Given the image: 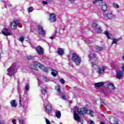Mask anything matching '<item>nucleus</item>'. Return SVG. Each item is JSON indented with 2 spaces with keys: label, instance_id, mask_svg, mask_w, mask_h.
Returning a JSON list of instances; mask_svg holds the SVG:
<instances>
[{
  "label": "nucleus",
  "instance_id": "1",
  "mask_svg": "<svg viewBox=\"0 0 124 124\" xmlns=\"http://www.w3.org/2000/svg\"><path fill=\"white\" fill-rule=\"evenodd\" d=\"M72 61L75 62L77 65H80L81 62H82L81 57H80L78 54L75 53L72 54Z\"/></svg>",
  "mask_w": 124,
  "mask_h": 124
},
{
  "label": "nucleus",
  "instance_id": "2",
  "mask_svg": "<svg viewBox=\"0 0 124 124\" xmlns=\"http://www.w3.org/2000/svg\"><path fill=\"white\" fill-rule=\"evenodd\" d=\"M15 68H16V63H14L10 67V68L7 69V75L11 77V76H13V75H15Z\"/></svg>",
  "mask_w": 124,
  "mask_h": 124
},
{
  "label": "nucleus",
  "instance_id": "3",
  "mask_svg": "<svg viewBox=\"0 0 124 124\" xmlns=\"http://www.w3.org/2000/svg\"><path fill=\"white\" fill-rule=\"evenodd\" d=\"M74 109H75L73 111L74 118L75 121H77L79 123V122H80L81 121V118H80V116H79V115H78L79 112V108L76 106L75 107H74ZM77 112L78 113H77Z\"/></svg>",
  "mask_w": 124,
  "mask_h": 124
},
{
  "label": "nucleus",
  "instance_id": "4",
  "mask_svg": "<svg viewBox=\"0 0 124 124\" xmlns=\"http://www.w3.org/2000/svg\"><path fill=\"white\" fill-rule=\"evenodd\" d=\"M41 66H42V64H41L40 63L38 62L35 61L33 62V63L31 64L30 67L31 69H34V70H38V67H39V68H41Z\"/></svg>",
  "mask_w": 124,
  "mask_h": 124
},
{
  "label": "nucleus",
  "instance_id": "5",
  "mask_svg": "<svg viewBox=\"0 0 124 124\" xmlns=\"http://www.w3.org/2000/svg\"><path fill=\"white\" fill-rule=\"evenodd\" d=\"M38 33L40 37H44L45 36V34H46V32L44 29H43V27L40 25L38 26Z\"/></svg>",
  "mask_w": 124,
  "mask_h": 124
},
{
  "label": "nucleus",
  "instance_id": "6",
  "mask_svg": "<svg viewBox=\"0 0 124 124\" xmlns=\"http://www.w3.org/2000/svg\"><path fill=\"white\" fill-rule=\"evenodd\" d=\"M105 87L107 89H108V90H115L116 87H115V85H114L113 83H110L109 81H108L106 83Z\"/></svg>",
  "mask_w": 124,
  "mask_h": 124
},
{
  "label": "nucleus",
  "instance_id": "7",
  "mask_svg": "<svg viewBox=\"0 0 124 124\" xmlns=\"http://www.w3.org/2000/svg\"><path fill=\"white\" fill-rule=\"evenodd\" d=\"M52 105H51L50 104H47L45 106V111L47 114H48V115H50V114L52 113Z\"/></svg>",
  "mask_w": 124,
  "mask_h": 124
},
{
  "label": "nucleus",
  "instance_id": "8",
  "mask_svg": "<svg viewBox=\"0 0 124 124\" xmlns=\"http://www.w3.org/2000/svg\"><path fill=\"white\" fill-rule=\"evenodd\" d=\"M109 123L111 124H119L118 122V119L114 116H110L109 118Z\"/></svg>",
  "mask_w": 124,
  "mask_h": 124
},
{
  "label": "nucleus",
  "instance_id": "9",
  "mask_svg": "<svg viewBox=\"0 0 124 124\" xmlns=\"http://www.w3.org/2000/svg\"><path fill=\"white\" fill-rule=\"evenodd\" d=\"M36 51L37 53L41 56L44 54V50L40 46H39L36 47Z\"/></svg>",
  "mask_w": 124,
  "mask_h": 124
},
{
  "label": "nucleus",
  "instance_id": "10",
  "mask_svg": "<svg viewBox=\"0 0 124 124\" xmlns=\"http://www.w3.org/2000/svg\"><path fill=\"white\" fill-rule=\"evenodd\" d=\"M49 20L51 23H54L57 21L55 14H49Z\"/></svg>",
  "mask_w": 124,
  "mask_h": 124
},
{
  "label": "nucleus",
  "instance_id": "11",
  "mask_svg": "<svg viewBox=\"0 0 124 124\" xmlns=\"http://www.w3.org/2000/svg\"><path fill=\"white\" fill-rule=\"evenodd\" d=\"M8 31H9V29L5 28L3 29V31H1V33L5 36L11 35V33L10 32H8Z\"/></svg>",
  "mask_w": 124,
  "mask_h": 124
},
{
  "label": "nucleus",
  "instance_id": "12",
  "mask_svg": "<svg viewBox=\"0 0 124 124\" xmlns=\"http://www.w3.org/2000/svg\"><path fill=\"white\" fill-rule=\"evenodd\" d=\"M116 78H117V79H121L124 77V75H123V72H122V71H119L118 70H117L116 71Z\"/></svg>",
  "mask_w": 124,
  "mask_h": 124
},
{
  "label": "nucleus",
  "instance_id": "13",
  "mask_svg": "<svg viewBox=\"0 0 124 124\" xmlns=\"http://www.w3.org/2000/svg\"><path fill=\"white\" fill-rule=\"evenodd\" d=\"M107 68V67H106V66L98 67V70L97 71V73H98V74L101 75L103 73H104V71Z\"/></svg>",
  "mask_w": 124,
  "mask_h": 124
},
{
  "label": "nucleus",
  "instance_id": "14",
  "mask_svg": "<svg viewBox=\"0 0 124 124\" xmlns=\"http://www.w3.org/2000/svg\"><path fill=\"white\" fill-rule=\"evenodd\" d=\"M86 113H87V108H80L79 111H78V115L79 116H83L84 114Z\"/></svg>",
  "mask_w": 124,
  "mask_h": 124
},
{
  "label": "nucleus",
  "instance_id": "15",
  "mask_svg": "<svg viewBox=\"0 0 124 124\" xmlns=\"http://www.w3.org/2000/svg\"><path fill=\"white\" fill-rule=\"evenodd\" d=\"M57 53L59 56H63L64 55V49L59 47L57 49Z\"/></svg>",
  "mask_w": 124,
  "mask_h": 124
},
{
  "label": "nucleus",
  "instance_id": "16",
  "mask_svg": "<svg viewBox=\"0 0 124 124\" xmlns=\"http://www.w3.org/2000/svg\"><path fill=\"white\" fill-rule=\"evenodd\" d=\"M98 63V61L97 60H95V62H93L92 63V67L93 68V69H96L97 67H98V66L97 64Z\"/></svg>",
  "mask_w": 124,
  "mask_h": 124
},
{
  "label": "nucleus",
  "instance_id": "17",
  "mask_svg": "<svg viewBox=\"0 0 124 124\" xmlns=\"http://www.w3.org/2000/svg\"><path fill=\"white\" fill-rule=\"evenodd\" d=\"M22 21L21 20H18L17 19L16 20V29H17V27H18V28H22V27H23L22 26V25H21V23Z\"/></svg>",
  "mask_w": 124,
  "mask_h": 124
},
{
  "label": "nucleus",
  "instance_id": "18",
  "mask_svg": "<svg viewBox=\"0 0 124 124\" xmlns=\"http://www.w3.org/2000/svg\"><path fill=\"white\" fill-rule=\"evenodd\" d=\"M104 85V82H100L98 83H95V87L96 88H100V87H102Z\"/></svg>",
  "mask_w": 124,
  "mask_h": 124
},
{
  "label": "nucleus",
  "instance_id": "19",
  "mask_svg": "<svg viewBox=\"0 0 124 124\" xmlns=\"http://www.w3.org/2000/svg\"><path fill=\"white\" fill-rule=\"evenodd\" d=\"M11 28L13 30H16V20H14L13 22L11 23Z\"/></svg>",
  "mask_w": 124,
  "mask_h": 124
},
{
  "label": "nucleus",
  "instance_id": "20",
  "mask_svg": "<svg viewBox=\"0 0 124 124\" xmlns=\"http://www.w3.org/2000/svg\"><path fill=\"white\" fill-rule=\"evenodd\" d=\"M55 115L56 117L58 119H61V117H62V113H61V111H60L59 110H56V111L55 112Z\"/></svg>",
  "mask_w": 124,
  "mask_h": 124
},
{
  "label": "nucleus",
  "instance_id": "21",
  "mask_svg": "<svg viewBox=\"0 0 124 124\" xmlns=\"http://www.w3.org/2000/svg\"><path fill=\"white\" fill-rule=\"evenodd\" d=\"M10 104L12 107H16V101L15 100H12L10 101Z\"/></svg>",
  "mask_w": 124,
  "mask_h": 124
},
{
  "label": "nucleus",
  "instance_id": "22",
  "mask_svg": "<svg viewBox=\"0 0 124 124\" xmlns=\"http://www.w3.org/2000/svg\"><path fill=\"white\" fill-rule=\"evenodd\" d=\"M25 93L29 92L30 91V85L29 84H26L24 88Z\"/></svg>",
  "mask_w": 124,
  "mask_h": 124
},
{
  "label": "nucleus",
  "instance_id": "23",
  "mask_svg": "<svg viewBox=\"0 0 124 124\" xmlns=\"http://www.w3.org/2000/svg\"><path fill=\"white\" fill-rule=\"evenodd\" d=\"M51 71H52L51 72V75H53L54 77H56L58 74V71L53 69H51Z\"/></svg>",
  "mask_w": 124,
  "mask_h": 124
},
{
  "label": "nucleus",
  "instance_id": "24",
  "mask_svg": "<svg viewBox=\"0 0 124 124\" xmlns=\"http://www.w3.org/2000/svg\"><path fill=\"white\" fill-rule=\"evenodd\" d=\"M35 58V56H32L30 55H28L26 56V58L27 60H28V61L34 60Z\"/></svg>",
  "mask_w": 124,
  "mask_h": 124
},
{
  "label": "nucleus",
  "instance_id": "25",
  "mask_svg": "<svg viewBox=\"0 0 124 124\" xmlns=\"http://www.w3.org/2000/svg\"><path fill=\"white\" fill-rule=\"evenodd\" d=\"M40 68L41 69H42V70H43V71H44V72H47L48 70H49V69H48V68H46V67H44V66H43V65H42Z\"/></svg>",
  "mask_w": 124,
  "mask_h": 124
},
{
  "label": "nucleus",
  "instance_id": "26",
  "mask_svg": "<svg viewBox=\"0 0 124 124\" xmlns=\"http://www.w3.org/2000/svg\"><path fill=\"white\" fill-rule=\"evenodd\" d=\"M101 50H103V47L98 46H97L95 47V50L96 51V52H99V51H101Z\"/></svg>",
  "mask_w": 124,
  "mask_h": 124
},
{
  "label": "nucleus",
  "instance_id": "27",
  "mask_svg": "<svg viewBox=\"0 0 124 124\" xmlns=\"http://www.w3.org/2000/svg\"><path fill=\"white\" fill-rule=\"evenodd\" d=\"M55 89L59 93H62V91L61 90V87L60 86L57 85L55 87Z\"/></svg>",
  "mask_w": 124,
  "mask_h": 124
},
{
  "label": "nucleus",
  "instance_id": "28",
  "mask_svg": "<svg viewBox=\"0 0 124 124\" xmlns=\"http://www.w3.org/2000/svg\"><path fill=\"white\" fill-rule=\"evenodd\" d=\"M97 26H98V23H97V21H93V25H92V27L93 28H96V27H97Z\"/></svg>",
  "mask_w": 124,
  "mask_h": 124
},
{
  "label": "nucleus",
  "instance_id": "29",
  "mask_svg": "<svg viewBox=\"0 0 124 124\" xmlns=\"http://www.w3.org/2000/svg\"><path fill=\"white\" fill-rule=\"evenodd\" d=\"M113 17L114 16H113V14L112 13L108 14L107 15V17L108 18V19H113Z\"/></svg>",
  "mask_w": 124,
  "mask_h": 124
},
{
  "label": "nucleus",
  "instance_id": "30",
  "mask_svg": "<svg viewBox=\"0 0 124 124\" xmlns=\"http://www.w3.org/2000/svg\"><path fill=\"white\" fill-rule=\"evenodd\" d=\"M92 56L93 57V58H95L96 57V55L94 54V53H91L88 55V57L90 59V60H92V59H93V58L92 57Z\"/></svg>",
  "mask_w": 124,
  "mask_h": 124
},
{
  "label": "nucleus",
  "instance_id": "31",
  "mask_svg": "<svg viewBox=\"0 0 124 124\" xmlns=\"http://www.w3.org/2000/svg\"><path fill=\"white\" fill-rule=\"evenodd\" d=\"M105 34L106 35L108 39H111V37H110V34H109V32L108 31H105Z\"/></svg>",
  "mask_w": 124,
  "mask_h": 124
},
{
  "label": "nucleus",
  "instance_id": "32",
  "mask_svg": "<svg viewBox=\"0 0 124 124\" xmlns=\"http://www.w3.org/2000/svg\"><path fill=\"white\" fill-rule=\"evenodd\" d=\"M95 30L97 33H101V31H102V30H101V29L100 28V27L96 28Z\"/></svg>",
  "mask_w": 124,
  "mask_h": 124
},
{
  "label": "nucleus",
  "instance_id": "33",
  "mask_svg": "<svg viewBox=\"0 0 124 124\" xmlns=\"http://www.w3.org/2000/svg\"><path fill=\"white\" fill-rule=\"evenodd\" d=\"M101 9H102V10L104 11V12H105V11L107 10V8H108L107 5L106 6H101Z\"/></svg>",
  "mask_w": 124,
  "mask_h": 124
},
{
  "label": "nucleus",
  "instance_id": "34",
  "mask_svg": "<svg viewBox=\"0 0 124 124\" xmlns=\"http://www.w3.org/2000/svg\"><path fill=\"white\" fill-rule=\"evenodd\" d=\"M57 34V31H55V33L53 35H52L51 37H50L49 38L53 40V39H55L56 38V35Z\"/></svg>",
  "mask_w": 124,
  "mask_h": 124
},
{
  "label": "nucleus",
  "instance_id": "35",
  "mask_svg": "<svg viewBox=\"0 0 124 124\" xmlns=\"http://www.w3.org/2000/svg\"><path fill=\"white\" fill-rule=\"evenodd\" d=\"M113 7H114V8H119L120 7V6H119V5L116 3H113Z\"/></svg>",
  "mask_w": 124,
  "mask_h": 124
},
{
  "label": "nucleus",
  "instance_id": "36",
  "mask_svg": "<svg viewBox=\"0 0 124 124\" xmlns=\"http://www.w3.org/2000/svg\"><path fill=\"white\" fill-rule=\"evenodd\" d=\"M32 11H33V8H32V7H30L28 8L29 13H31V12H32Z\"/></svg>",
  "mask_w": 124,
  "mask_h": 124
},
{
  "label": "nucleus",
  "instance_id": "37",
  "mask_svg": "<svg viewBox=\"0 0 124 124\" xmlns=\"http://www.w3.org/2000/svg\"><path fill=\"white\" fill-rule=\"evenodd\" d=\"M42 93H43L44 95H45V94L46 93H47V90L46 89H43V90H41Z\"/></svg>",
  "mask_w": 124,
  "mask_h": 124
},
{
  "label": "nucleus",
  "instance_id": "38",
  "mask_svg": "<svg viewBox=\"0 0 124 124\" xmlns=\"http://www.w3.org/2000/svg\"><path fill=\"white\" fill-rule=\"evenodd\" d=\"M92 42H93V41H91L89 39H87L85 40V43H86L87 44H90V43H92Z\"/></svg>",
  "mask_w": 124,
  "mask_h": 124
},
{
  "label": "nucleus",
  "instance_id": "39",
  "mask_svg": "<svg viewBox=\"0 0 124 124\" xmlns=\"http://www.w3.org/2000/svg\"><path fill=\"white\" fill-rule=\"evenodd\" d=\"M19 41L21 42L22 43H23V41L25 40V38H24L23 36H21L19 38Z\"/></svg>",
  "mask_w": 124,
  "mask_h": 124
},
{
  "label": "nucleus",
  "instance_id": "40",
  "mask_svg": "<svg viewBox=\"0 0 124 124\" xmlns=\"http://www.w3.org/2000/svg\"><path fill=\"white\" fill-rule=\"evenodd\" d=\"M117 43H118L117 40H116V38H114L113 39V41L112 42V44H117Z\"/></svg>",
  "mask_w": 124,
  "mask_h": 124
},
{
  "label": "nucleus",
  "instance_id": "41",
  "mask_svg": "<svg viewBox=\"0 0 124 124\" xmlns=\"http://www.w3.org/2000/svg\"><path fill=\"white\" fill-rule=\"evenodd\" d=\"M103 0H95L94 1H93V4H96L97 2L99 1H102Z\"/></svg>",
  "mask_w": 124,
  "mask_h": 124
},
{
  "label": "nucleus",
  "instance_id": "42",
  "mask_svg": "<svg viewBox=\"0 0 124 124\" xmlns=\"http://www.w3.org/2000/svg\"><path fill=\"white\" fill-rule=\"evenodd\" d=\"M60 83H61V84H64V83H65V81L64 80V79H62V78H61L60 79Z\"/></svg>",
  "mask_w": 124,
  "mask_h": 124
},
{
  "label": "nucleus",
  "instance_id": "43",
  "mask_svg": "<svg viewBox=\"0 0 124 124\" xmlns=\"http://www.w3.org/2000/svg\"><path fill=\"white\" fill-rule=\"evenodd\" d=\"M19 124H25V121L23 120H19Z\"/></svg>",
  "mask_w": 124,
  "mask_h": 124
},
{
  "label": "nucleus",
  "instance_id": "44",
  "mask_svg": "<svg viewBox=\"0 0 124 124\" xmlns=\"http://www.w3.org/2000/svg\"><path fill=\"white\" fill-rule=\"evenodd\" d=\"M43 80H44V81H45V82H48V81H50V79H48L46 77L44 78Z\"/></svg>",
  "mask_w": 124,
  "mask_h": 124
},
{
  "label": "nucleus",
  "instance_id": "45",
  "mask_svg": "<svg viewBox=\"0 0 124 124\" xmlns=\"http://www.w3.org/2000/svg\"><path fill=\"white\" fill-rule=\"evenodd\" d=\"M46 124H51V123H50V121L47 118H46Z\"/></svg>",
  "mask_w": 124,
  "mask_h": 124
},
{
  "label": "nucleus",
  "instance_id": "46",
  "mask_svg": "<svg viewBox=\"0 0 124 124\" xmlns=\"http://www.w3.org/2000/svg\"><path fill=\"white\" fill-rule=\"evenodd\" d=\"M100 103L101 104V106H103V105H105V103H104V102H103V100H102V99H101Z\"/></svg>",
  "mask_w": 124,
  "mask_h": 124
},
{
  "label": "nucleus",
  "instance_id": "47",
  "mask_svg": "<svg viewBox=\"0 0 124 124\" xmlns=\"http://www.w3.org/2000/svg\"><path fill=\"white\" fill-rule=\"evenodd\" d=\"M86 113H87V114H90V113H92V110H88V109H86Z\"/></svg>",
  "mask_w": 124,
  "mask_h": 124
},
{
  "label": "nucleus",
  "instance_id": "48",
  "mask_svg": "<svg viewBox=\"0 0 124 124\" xmlns=\"http://www.w3.org/2000/svg\"><path fill=\"white\" fill-rule=\"evenodd\" d=\"M106 5H107V4H106V3H105L103 2H101V6H106Z\"/></svg>",
  "mask_w": 124,
  "mask_h": 124
},
{
  "label": "nucleus",
  "instance_id": "49",
  "mask_svg": "<svg viewBox=\"0 0 124 124\" xmlns=\"http://www.w3.org/2000/svg\"><path fill=\"white\" fill-rule=\"evenodd\" d=\"M93 110L91 111V112L90 113L91 117H93Z\"/></svg>",
  "mask_w": 124,
  "mask_h": 124
},
{
  "label": "nucleus",
  "instance_id": "50",
  "mask_svg": "<svg viewBox=\"0 0 124 124\" xmlns=\"http://www.w3.org/2000/svg\"><path fill=\"white\" fill-rule=\"evenodd\" d=\"M61 98H62V99H65V98H66V96H65V95H63L61 97Z\"/></svg>",
  "mask_w": 124,
  "mask_h": 124
},
{
  "label": "nucleus",
  "instance_id": "51",
  "mask_svg": "<svg viewBox=\"0 0 124 124\" xmlns=\"http://www.w3.org/2000/svg\"><path fill=\"white\" fill-rule=\"evenodd\" d=\"M12 122L13 124H16V119H13Z\"/></svg>",
  "mask_w": 124,
  "mask_h": 124
},
{
  "label": "nucleus",
  "instance_id": "52",
  "mask_svg": "<svg viewBox=\"0 0 124 124\" xmlns=\"http://www.w3.org/2000/svg\"><path fill=\"white\" fill-rule=\"evenodd\" d=\"M42 3H43V4H48V2L46 1H42Z\"/></svg>",
  "mask_w": 124,
  "mask_h": 124
},
{
  "label": "nucleus",
  "instance_id": "53",
  "mask_svg": "<svg viewBox=\"0 0 124 124\" xmlns=\"http://www.w3.org/2000/svg\"><path fill=\"white\" fill-rule=\"evenodd\" d=\"M116 41L118 42V41H120V40H122V38H117V39H115Z\"/></svg>",
  "mask_w": 124,
  "mask_h": 124
},
{
  "label": "nucleus",
  "instance_id": "54",
  "mask_svg": "<svg viewBox=\"0 0 124 124\" xmlns=\"http://www.w3.org/2000/svg\"><path fill=\"white\" fill-rule=\"evenodd\" d=\"M121 69L122 70V72H124V65L122 66Z\"/></svg>",
  "mask_w": 124,
  "mask_h": 124
},
{
  "label": "nucleus",
  "instance_id": "55",
  "mask_svg": "<svg viewBox=\"0 0 124 124\" xmlns=\"http://www.w3.org/2000/svg\"><path fill=\"white\" fill-rule=\"evenodd\" d=\"M90 124H94V122H93V121H91Z\"/></svg>",
  "mask_w": 124,
  "mask_h": 124
},
{
  "label": "nucleus",
  "instance_id": "56",
  "mask_svg": "<svg viewBox=\"0 0 124 124\" xmlns=\"http://www.w3.org/2000/svg\"><path fill=\"white\" fill-rule=\"evenodd\" d=\"M18 83V88H17V90H19V86L20 85V82H19V81H17Z\"/></svg>",
  "mask_w": 124,
  "mask_h": 124
},
{
  "label": "nucleus",
  "instance_id": "57",
  "mask_svg": "<svg viewBox=\"0 0 124 124\" xmlns=\"http://www.w3.org/2000/svg\"><path fill=\"white\" fill-rule=\"evenodd\" d=\"M0 124H4V123L3 121H0Z\"/></svg>",
  "mask_w": 124,
  "mask_h": 124
},
{
  "label": "nucleus",
  "instance_id": "58",
  "mask_svg": "<svg viewBox=\"0 0 124 124\" xmlns=\"http://www.w3.org/2000/svg\"><path fill=\"white\" fill-rule=\"evenodd\" d=\"M75 0H69V1H70V2H72V1H75Z\"/></svg>",
  "mask_w": 124,
  "mask_h": 124
},
{
  "label": "nucleus",
  "instance_id": "59",
  "mask_svg": "<svg viewBox=\"0 0 124 124\" xmlns=\"http://www.w3.org/2000/svg\"><path fill=\"white\" fill-rule=\"evenodd\" d=\"M39 82H40V80H39V79H38V83L39 86H40Z\"/></svg>",
  "mask_w": 124,
  "mask_h": 124
},
{
  "label": "nucleus",
  "instance_id": "60",
  "mask_svg": "<svg viewBox=\"0 0 124 124\" xmlns=\"http://www.w3.org/2000/svg\"><path fill=\"white\" fill-rule=\"evenodd\" d=\"M45 101H48V100H47V99H45V100H44V102H45Z\"/></svg>",
  "mask_w": 124,
  "mask_h": 124
},
{
  "label": "nucleus",
  "instance_id": "61",
  "mask_svg": "<svg viewBox=\"0 0 124 124\" xmlns=\"http://www.w3.org/2000/svg\"><path fill=\"white\" fill-rule=\"evenodd\" d=\"M46 1H52V0H46Z\"/></svg>",
  "mask_w": 124,
  "mask_h": 124
},
{
  "label": "nucleus",
  "instance_id": "62",
  "mask_svg": "<svg viewBox=\"0 0 124 124\" xmlns=\"http://www.w3.org/2000/svg\"><path fill=\"white\" fill-rule=\"evenodd\" d=\"M21 99H20L19 100V104H20V105H21Z\"/></svg>",
  "mask_w": 124,
  "mask_h": 124
},
{
  "label": "nucleus",
  "instance_id": "63",
  "mask_svg": "<svg viewBox=\"0 0 124 124\" xmlns=\"http://www.w3.org/2000/svg\"><path fill=\"white\" fill-rule=\"evenodd\" d=\"M100 124H105L104 123H103V122H102Z\"/></svg>",
  "mask_w": 124,
  "mask_h": 124
},
{
  "label": "nucleus",
  "instance_id": "64",
  "mask_svg": "<svg viewBox=\"0 0 124 124\" xmlns=\"http://www.w3.org/2000/svg\"><path fill=\"white\" fill-rule=\"evenodd\" d=\"M62 30H63V31H65V29L63 28Z\"/></svg>",
  "mask_w": 124,
  "mask_h": 124
}]
</instances>
